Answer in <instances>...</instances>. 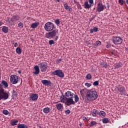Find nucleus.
Masks as SVG:
<instances>
[{"instance_id":"nucleus-43","label":"nucleus","mask_w":128,"mask_h":128,"mask_svg":"<svg viewBox=\"0 0 128 128\" xmlns=\"http://www.w3.org/2000/svg\"><path fill=\"white\" fill-rule=\"evenodd\" d=\"M65 113L66 114H70V110H66Z\"/></svg>"},{"instance_id":"nucleus-3","label":"nucleus","mask_w":128,"mask_h":128,"mask_svg":"<svg viewBox=\"0 0 128 128\" xmlns=\"http://www.w3.org/2000/svg\"><path fill=\"white\" fill-rule=\"evenodd\" d=\"M44 28L46 32H52L54 28V24L51 22H48L45 24Z\"/></svg>"},{"instance_id":"nucleus-33","label":"nucleus","mask_w":128,"mask_h":128,"mask_svg":"<svg viewBox=\"0 0 128 128\" xmlns=\"http://www.w3.org/2000/svg\"><path fill=\"white\" fill-rule=\"evenodd\" d=\"M86 80H92V75L90 74H88L86 76Z\"/></svg>"},{"instance_id":"nucleus-29","label":"nucleus","mask_w":128,"mask_h":128,"mask_svg":"<svg viewBox=\"0 0 128 128\" xmlns=\"http://www.w3.org/2000/svg\"><path fill=\"white\" fill-rule=\"evenodd\" d=\"M18 120H16L12 122V126H16L18 124Z\"/></svg>"},{"instance_id":"nucleus-36","label":"nucleus","mask_w":128,"mask_h":128,"mask_svg":"<svg viewBox=\"0 0 128 128\" xmlns=\"http://www.w3.org/2000/svg\"><path fill=\"white\" fill-rule=\"evenodd\" d=\"M2 112L4 114H6V116L8 114V110H4Z\"/></svg>"},{"instance_id":"nucleus-62","label":"nucleus","mask_w":128,"mask_h":128,"mask_svg":"<svg viewBox=\"0 0 128 128\" xmlns=\"http://www.w3.org/2000/svg\"><path fill=\"white\" fill-rule=\"evenodd\" d=\"M108 45H107L106 48H108Z\"/></svg>"},{"instance_id":"nucleus-58","label":"nucleus","mask_w":128,"mask_h":128,"mask_svg":"<svg viewBox=\"0 0 128 128\" xmlns=\"http://www.w3.org/2000/svg\"><path fill=\"white\" fill-rule=\"evenodd\" d=\"M114 54V53L113 52H111V54Z\"/></svg>"},{"instance_id":"nucleus-41","label":"nucleus","mask_w":128,"mask_h":128,"mask_svg":"<svg viewBox=\"0 0 128 128\" xmlns=\"http://www.w3.org/2000/svg\"><path fill=\"white\" fill-rule=\"evenodd\" d=\"M118 2H119V4H120L121 6H123L124 5V0H119Z\"/></svg>"},{"instance_id":"nucleus-40","label":"nucleus","mask_w":128,"mask_h":128,"mask_svg":"<svg viewBox=\"0 0 128 128\" xmlns=\"http://www.w3.org/2000/svg\"><path fill=\"white\" fill-rule=\"evenodd\" d=\"M101 44H102V42H100V41L98 40V41L96 42V44L97 46H100Z\"/></svg>"},{"instance_id":"nucleus-60","label":"nucleus","mask_w":128,"mask_h":128,"mask_svg":"<svg viewBox=\"0 0 128 128\" xmlns=\"http://www.w3.org/2000/svg\"><path fill=\"white\" fill-rule=\"evenodd\" d=\"M82 124H80V126H82Z\"/></svg>"},{"instance_id":"nucleus-31","label":"nucleus","mask_w":128,"mask_h":128,"mask_svg":"<svg viewBox=\"0 0 128 128\" xmlns=\"http://www.w3.org/2000/svg\"><path fill=\"white\" fill-rule=\"evenodd\" d=\"M18 28H24V24H22V22H20L18 24Z\"/></svg>"},{"instance_id":"nucleus-7","label":"nucleus","mask_w":128,"mask_h":128,"mask_svg":"<svg viewBox=\"0 0 128 128\" xmlns=\"http://www.w3.org/2000/svg\"><path fill=\"white\" fill-rule=\"evenodd\" d=\"M56 34H58V30H54L52 32L46 33V38H52L56 36Z\"/></svg>"},{"instance_id":"nucleus-2","label":"nucleus","mask_w":128,"mask_h":128,"mask_svg":"<svg viewBox=\"0 0 128 128\" xmlns=\"http://www.w3.org/2000/svg\"><path fill=\"white\" fill-rule=\"evenodd\" d=\"M98 92L96 90H88L86 92V98L89 102H94L98 98Z\"/></svg>"},{"instance_id":"nucleus-18","label":"nucleus","mask_w":128,"mask_h":128,"mask_svg":"<svg viewBox=\"0 0 128 128\" xmlns=\"http://www.w3.org/2000/svg\"><path fill=\"white\" fill-rule=\"evenodd\" d=\"M17 128H28V126L25 124H18Z\"/></svg>"},{"instance_id":"nucleus-47","label":"nucleus","mask_w":128,"mask_h":128,"mask_svg":"<svg viewBox=\"0 0 128 128\" xmlns=\"http://www.w3.org/2000/svg\"><path fill=\"white\" fill-rule=\"evenodd\" d=\"M90 4H94V0H89Z\"/></svg>"},{"instance_id":"nucleus-49","label":"nucleus","mask_w":128,"mask_h":128,"mask_svg":"<svg viewBox=\"0 0 128 128\" xmlns=\"http://www.w3.org/2000/svg\"><path fill=\"white\" fill-rule=\"evenodd\" d=\"M18 46V42H16L14 44V46L15 48H16V46Z\"/></svg>"},{"instance_id":"nucleus-14","label":"nucleus","mask_w":128,"mask_h":128,"mask_svg":"<svg viewBox=\"0 0 128 128\" xmlns=\"http://www.w3.org/2000/svg\"><path fill=\"white\" fill-rule=\"evenodd\" d=\"M41 82H42V84L44 86H50V84H52V82L48 80H42Z\"/></svg>"},{"instance_id":"nucleus-59","label":"nucleus","mask_w":128,"mask_h":128,"mask_svg":"<svg viewBox=\"0 0 128 128\" xmlns=\"http://www.w3.org/2000/svg\"><path fill=\"white\" fill-rule=\"evenodd\" d=\"M126 2L128 4V0H126Z\"/></svg>"},{"instance_id":"nucleus-27","label":"nucleus","mask_w":128,"mask_h":128,"mask_svg":"<svg viewBox=\"0 0 128 128\" xmlns=\"http://www.w3.org/2000/svg\"><path fill=\"white\" fill-rule=\"evenodd\" d=\"M100 64L102 66V68H108V64L104 62H101Z\"/></svg>"},{"instance_id":"nucleus-5","label":"nucleus","mask_w":128,"mask_h":128,"mask_svg":"<svg viewBox=\"0 0 128 128\" xmlns=\"http://www.w3.org/2000/svg\"><path fill=\"white\" fill-rule=\"evenodd\" d=\"M40 69L42 72H46V70H48V63L46 62H42L38 64Z\"/></svg>"},{"instance_id":"nucleus-1","label":"nucleus","mask_w":128,"mask_h":128,"mask_svg":"<svg viewBox=\"0 0 128 128\" xmlns=\"http://www.w3.org/2000/svg\"><path fill=\"white\" fill-rule=\"evenodd\" d=\"M74 93L68 91L65 93V96L62 94L60 97L62 102V100H66L67 106H70V104H74L76 102L74 101Z\"/></svg>"},{"instance_id":"nucleus-28","label":"nucleus","mask_w":128,"mask_h":128,"mask_svg":"<svg viewBox=\"0 0 128 128\" xmlns=\"http://www.w3.org/2000/svg\"><path fill=\"white\" fill-rule=\"evenodd\" d=\"M103 124H108V118H105L102 120Z\"/></svg>"},{"instance_id":"nucleus-51","label":"nucleus","mask_w":128,"mask_h":128,"mask_svg":"<svg viewBox=\"0 0 128 128\" xmlns=\"http://www.w3.org/2000/svg\"><path fill=\"white\" fill-rule=\"evenodd\" d=\"M12 96H15V98H16L17 96V94H16V93H14L12 94Z\"/></svg>"},{"instance_id":"nucleus-24","label":"nucleus","mask_w":128,"mask_h":128,"mask_svg":"<svg viewBox=\"0 0 128 128\" xmlns=\"http://www.w3.org/2000/svg\"><path fill=\"white\" fill-rule=\"evenodd\" d=\"M99 115L101 118H104L106 116V112L104 111H100L99 112Z\"/></svg>"},{"instance_id":"nucleus-11","label":"nucleus","mask_w":128,"mask_h":128,"mask_svg":"<svg viewBox=\"0 0 128 128\" xmlns=\"http://www.w3.org/2000/svg\"><path fill=\"white\" fill-rule=\"evenodd\" d=\"M20 16L18 15L14 16H12L10 22H12V24H16V22H18V20H20Z\"/></svg>"},{"instance_id":"nucleus-10","label":"nucleus","mask_w":128,"mask_h":128,"mask_svg":"<svg viewBox=\"0 0 128 128\" xmlns=\"http://www.w3.org/2000/svg\"><path fill=\"white\" fill-rule=\"evenodd\" d=\"M104 10V5H102V4L99 2L98 4L96 12H102Z\"/></svg>"},{"instance_id":"nucleus-34","label":"nucleus","mask_w":128,"mask_h":128,"mask_svg":"<svg viewBox=\"0 0 128 128\" xmlns=\"http://www.w3.org/2000/svg\"><path fill=\"white\" fill-rule=\"evenodd\" d=\"M55 24H56L57 26H58V24H60V20L56 19V20H55Z\"/></svg>"},{"instance_id":"nucleus-44","label":"nucleus","mask_w":128,"mask_h":128,"mask_svg":"<svg viewBox=\"0 0 128 128\" xmlns=\"http://www.w3.org/2000/svg\"><path fill=\"white\" fill-rule=\"evenodd\" d=\"M2 86H3V85L2 84H0V90H4V89Z\"/></svg>"},{"instance_id":"nucleus-30","label":"nucleus","mask_w":128,"mask_h":128,"mask_svg":"<svg viewBox=\"0 0 128 128\" xmlns=\"http://www.w3.org/2000/svg\"><path fill=\"white\" fill-rule=\"evenodd\" d=\"M64 7L66 10H68V8H69V10H70V6L68 5V3H66L65 4H64Z\"/></svg>"},{"instance_id":"nucleus-4","label":"nucleus","mask_w":128,"mask_h":128,"mask_svg":"<svg viewBox=\"0 0 128 128\" xmlns=\"http://www.w3.org/2000/svg\"><path fill=\"white\" fill-rule=\"evenodd\" d=\"M112 42L114 44H122V40L120 36H113Z\"/></svg>"},{"instance_id":"nucleus-26","label":"nucleus","mask_w":128,"mask_h":128,"mask_svg":"<svg viewBox=\"0 0 128 128\" xmlns=\"http://www.w3.org/2000/svg\"><path fill=\"white\" fill-rule=\"evenodd\" d=\"M56 108L58 110H62V105L61 104H56Z\"/></svg>"},{"instance_id":"nucleus-53","label":"nucleus","mask_w":128,"mask_h":128,"mask_svg":"<svg viewBox=\"0 0 128 128\" xmlns=\"http://www.w3.org/2000/svg\"><path fill=\"white\" fill-rule=\"evenodd\" d=\"M12 94H16V91H14V90H12Z\"/></svg>"},{"instance_id":"nucleus-20","label":"nucleus","mask_w":128,"mask_h":128,"mask_svg":"<svg viewBox=\"0 0 128 128\" xmlns=\"http://www.w3.org/2000/svg\"><path fill=\"white\" fill-rule=\"evenodd\" d=\"M43 112L44 114H48L50 112V109L48 107L45 108L43 109Z\"/></svg>"},{"instance_id":"nucleus-32","label":"nucleus","mask_w":128,"mask_h":128,"mask_svg":"<svg viewBox=\"0 0 128 128\" xmlns=\"http://www.w3.org/2000/svg\"><path fill=\"white\" fill-rule=\"evenodd\" d=\"M91 124H90V126H96V122L92 121L90 122Z\"/></svg>"},{"instance_id":"nucleus-25","label":"nucleus","mask_w":128,"mask_h":128,"mask_svg":"<svg viewBox=\"0 0 128 128\" xmlns=\"http://www.w3.org/2000/svg\"><path fill=\"white\" fill-rule=\"evenodd\" d=\"M16 52L18 54H22V49H20V48L18 47L16 48Z\"/></svg>"},{"instance_id":"nucleus-46","label":"nucleus","mask_w":128,"mask_h":128,"mask_svg":"<svg viewBox=\"0 0 128 128\" xmlns=\"http://www.w3.org/2000/svg\"><path fill=\"white\" fill-rule=\"evenodd\" d=\"M90 34H93L94 33V30L93 29H90Z\"/></svg>"},{"instance_id":"nucleus-23","label":"nucleus","mask_w":128,"mask_h":128,"mask_svg":"<svg viewBox=\"0 0 128 128\" xmlns=\"http://www.w3.org/2000/svg\"><path fill=\"white\" fill-rule=\"evenodd\" d=\"M122 64L120 62L114 65V68H122Z\"/></svg>"},{"instance_id":"nucleus-19","label":"nucleus","mask_w":128,"mask_h":128,"mask_svg":"<svg viewBox=\"0 0 128 128\" xmlns=\"http://www.w3.org/2000/svg\"><path fill=\"white\" fill-rule=\"evenodd\" d=\"M2 32L5 34H7V32H8V28L6 26H3L2 28Z\"/></svg>"},{"instance_id":"nucleus-6","label":"nucleus","mask_w":128,"mask_h":128,"mask_svg":"<svg viewBox=\"0 0 128 128\" xmlns=\"http://www.w3.org/2000/svg\"><path fill=\"white\" fill-rule=\"evenodd\" d=\"M18 78L20 77L16 75H12L10 78V82L12 84H16L18 82Z\"/></svg>"},{"instance_id":"nucleus-37","label":"nucleus","mask_w":128,"mask_h":128,"mask_svg":"<svg viewBox=\"0 0 128 128\" xmlns=\"http://www.w3.org/2000/svg\"><path fill=\"white\" fill-rule=\"evenodd\" d=\"M49 44L52 46V44H54V40H50L49 41Z\"/></svg>"},{"instance_id":"nucleus-45","label":"nucleus","mask_w":128,"mask_h":128,"mask_svg":"<svg viewBox=\"0 0 128 128\" xmlns=\"http://www.w3.org/2000/svg\"><path fill=\"white\" fill-rule=\"evenodd\" d=\"M96 18V16H94L93 17L90 18V21L92 22V20H93Z\"/></svg>"},{"instance_id":"nucleus-54","label":"nucleus","mask_w":128,"mask_h":128,"mask_svg":"<svg viewBox=\"0 0 128 128\" xmlns=\"http://www.w3.org/2000/svg\"><path fill=\"white\" fill-rule=\"evenodd\" d=\"M58 62H62V59H59L58 60Z\"/></svg>"},{"instance_id":"nucleus-17","label":"nucleus","mask_w":128,"mask_h":128,"mask_svg":"<svg viewBox=\"0 0 128 128\" xmlns=\"http://www.w3.org/2000/svg\"><path fill=\"white\" fill-rule=\"evenodd\" d=\"M92 7V4H88V2H85L84 3V8H90Z\"/></svg>"},{"instance_id":"nucleus-48","label":"nucleus","mask_w":128,"mask_h":128,"mask_svg":"<svg viewBox=\"0 0 128 128\" xmlns=\"http://www.w3.org/2000/svg\"><path fill=\"white\" fill-rule=\"evenodd\" d=\"M83 120H88V118L86 116L83 117Z\"/></svg>"},{"instance_id":"nucleus-15","label":"nucleus","mask_w":128,"mask_h":128,"mask_svg":"<svg viewBox=\"0 0 128 128\" xmlns=\"http://www.w3.org/2000/svg\"><path fill=\"white\" fill-rule=\"evenodd\" d=\"M91 114L92 116H96L98 114H99L100 112L98 110L94 109L92 110V111L91 112Z\"/></svg>"},{"instance_id":"nucleus-57","label":"nucleus","mask_w":128,"mask_h":128,"mask_svg":"<svg viewBox=\"0 0 128 128\" xmlns=\"http://www.w3.org/2000/svg\"><path fill=\"white\" fill-rule=\"evenodd\" d=\"M18 74H22V72H21L20 70H18Z\"/></svg>"},{"instance_id":"nucleus-22","label":"nucleus","mask_w":128,"mask_h":128,"mask_svg":"<svg viewBox=\"0 0 128 128\" xmlns=\"http://www.w3.org/2000/svg\"><path fill=\"white\" fill-rule=\"evenodd\" d=\"M2 84L4 86V88H8V82H6V81L4 80H2Z\"/></svg>"},{"instance_id":"nucleus-16","label":"nucleus","mask_w":128,"mask_h":128,"mask_svg":"<svg viewBox=\"0 0 128 128\" xmlns=\"http://www.w3.org/2000/svg\"><path fill=\"white\" fill-rule=\"evenodd\" d=\"M35 72H34V74H40V68L38 66H35L34 68Z\"/></svg>"},{"instance_id":"nucleus-12","label":"nucleus","mask_w":128,"mask_h":128,"mask_svg":"<svg viewBox=\"0 0 128 128\" xmlns=\"http://www.w3.org/2000/svg\"><path fill=\"white\" fill-rule=\"evenodd\" d=\"M117 89L119 92H120V94H124V92H126V88L120 85H119L117 87Z\"/></svg>"},{"instance_id":"nucleus-39","label":"nucleus","mask_w":128,"mask_h":128,"mask_svg":"<svg viewBox=\"0 0 128 128\" xmlns=\"http://www.w3.org/2000/svg\"><path fill=\"white\" fill-rule=\"evenodd\" d=\"M98 81H95L94 83H93V84L94 86H98Z\"/></svg>"},{"instance_id":"nucleus-56","label":"nucleus","mask_w":128,"mask_h":128,"mask_svg":"<svg viewBox=\"0 0 128 128\" xmlns=\"http://www.w3.org/2000/svg\"><path fill=\"white\" fill-rule=\"evenodd\" d=\"M55 2H60V0H54Z\"/></svg>"},{"instance_id":"nucleus-9","label":"nucleus","mask_w":128,"mask_h":128,"mask_svg":"<svg viewBox=\"0 0 128 128\" xmlns=\"http://www.w3.org/2000/svg\"><path fill=\"white\" fill-rule=\"evenodd\" d=\"M0 92H2V93H1L0 96V98L4 100H8V94L4 92V90H2Z\"/></svg>"},{"instance_id":"nucleus-8","label":"nucleus","mask_w":128,"mask_h":128,"mask_svg":"<svg viewBox=\"0 0 128 128\" xmlns=\"http://www.w3.org/2000/svg\"><path fill=\"white\" fill-rule=\"evenodd\" d=\"M52 74H54V76H57L59 78H64V74L62 71V70H56L52 72Z\"/></svg>"},{"instance_id":"nucleus-52","label":"nucleus","mask_w":128,"mask_h":128,"mask_svg":"<svg viewBox=\"0 0 128 128\" xmlns=\"http://www.w3.org/2000/svg\"><path fill=\"white\" fill-rule=\"evenodd\" d=\"M2 26V22L0 20V26Z\"/></svg>"},{"instance_id":"nucleus-35","label":"nucleus","mask_w":128,"mask_h":128,"mask_svg":"<svg viewBox=\"0 0 128 128\" xmlns=\"http://www.w3.org/2000/svg\"><path fill=\"white\" fill-rule=\"evenodd\" d=\"M78 95H75L74 96V100L76 102H78Z\"/></svg>"},{"instance_id":"nucleus-21","label":"nucleus","mask_w":128,"mask_h":128,"mask_svg":"<svg viewBox=\"0 0 128 128\" xmlns=\"http://www.w3.org/2000/svg\"><path fill=\"white\" fill-rule=\"evenodd\" d=\"M38 24H40V22H38L33 23L31 25V28H36L38 27Z\"/></svg>"},{"instance_id":"nucleus-50","label":"nucleus","mask_w":128,"mask_h":128,"mask_svg":"<svg viewBox=\"0 0 128 128\" xmlns=\"http://www.w3.org/2000/svg\"><path fill=\"white\" fill-rule=\"evenodd\" d=\"M106 4H107V8H108V10H110V4L107 2Z\"/></svg>"},{"instance_id":"nucleus-55","label":"nucleus","mask_w":128,"mask_h":128,"mask_svg":"<svg viewBox=\"0 0 128 128\" xmlns=\"http://www.w3.org/2000/svg\"><path fill=\"white\" fill-rule=\"evenodd\" d=\"M58 38V36H56V38H55V40H57Z\"/></svg>"},{"instance_id":"nucleus-38","label":"nucleus","mask_w":128,"mask_h":128,"mask_svg":"<svg viewBox=\"0 0 128 128\" xmlns=\"http://www.w3.org/2000/svg\"><path fill=\"white\" fill-rule=\"evenodd\" d=\"M85 86H88V88H90V86H92V84L86 82Z\"/></svg>"},{"instance_id":"nucleus-42","label":"nucleus","mask_w":128,"mask_h":128,"mask_svg":"<svg viewBox=\"0 0 128 128\" xmlns=\"http://www.w3.org/2000/svg\"><path fill=\"white\" fill-rule=\"evenodd\" d=\"M98 28L96 27H94L93 28V31L94 32H98Z\"/></svg>"},{"instance_id":"nucleus-13","label":"nucleus","mask_w":128,"mask_h":128,"mask_svg":"<svg viewBox=\"0 0 128 128\" xmlns=\"http://www.w3.org/2000/svg\"><path fill=\"white\" fill-rule=\"evenodd\" d=\"M38 98V94H33L30 95V98H31L32 100H36Z\"/></svg>"},{"instance_id":"nucleus-61","label":"nucleus","mask_w":128,"mask_h":128,"mask_svg":"<svg viewBox=\"0 0 128 128\" xmlns=\"http://www.w3.org/2000/svg\"><path fill=\"white\" fill-rule=\"evenodd\" d=\"M108 45H107L106 48H108Z\"/></svg>"}]
</instances>
